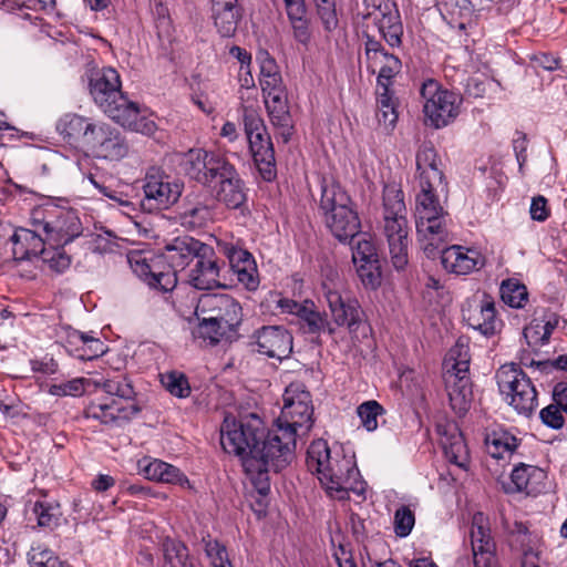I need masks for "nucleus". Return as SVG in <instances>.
<instances>
[{
    "label": "nucleus",
    "mask_w": 567,
    "mask_h": 567,
    "mask_svg": "<svg viewBox=\"0 0 567 567\" xmlns=\"http://www.w3.org/2000/svg\"><path fill=\"white\" fill-rule=\"evenodd\" d=\"M327 228L340 243H351L361 230V221L353 205L323 218Z\"/></svg>",
    "instance_id": "31"
},
{
    "label": "nucleus",
    "mask_w": 567,
    "mask_h": 567,
    "mask_svg": "<svg viewBox=\"0 0 567 567\" xmlns=\"http://www.w3.org/2000/svg\"><path fill=\"white\" fill-rule=\"evenodd\" d=\"M164 388L174 396L187 398L190 393V386L185 374L172 371L162 375Z\"/></svg>",
    "instance_id": "52"
},
{
    "label": "nucleus",
    "mask_w": 567,
    "mask_h": 567,
    "mask_svg": "<svg viewBox=\"0 0 567 567\" xmlns=\"http://www.w3.org/2000/svg\"><path fill=\"white\" fill-rule=\"evenodd\" d=\"M415 162L420 187H440L442 193H447L442 161L432 144L420 146Z\"/></svg>",
    "instance_id": "23"
},
{
    "label": "nucleus",
    "mask_w": 567,
    "mask_h": 567,
    "mask_svg": "<svg viewBox=\"0 0 567 567\" xmlns=\"http://www.w3.org/2000/svg\"><path fill=\"white\" fill-rule=\"evenodd\" d=\"M216 198L230 209L239 208L246 202L244 183L234 165L217 181Z\"/></svg>",
    "instance_id": "35"
},
{
    "label": "nucleus",
    "mask_w": 567,
    "mask_h": 567,
    "mask_svg": "<svg viewBox=\"0 0 567 567\" xmlns=\"http://www.w3.org/2000/svg\"><path fill=\"white\" fill-rule=\"evenodd\" d=\"M439 7L449 24L456 22V18H471L474 11L470 0H440Z\"/></svg>",
    "instance_id": "49"
},
{
    "label": "nucleus",
    "mask_w": 567,
    "mask_h": 567,
    "mask_svg": "<svg viewBox=\"0 0 567 567\" xmlns=\"http://www.w3.org/2000/svg\"><path fill=\"white\" fill-rule=\"evenodd\" d=\"M204 245L190 236H178L165 244L162 255L167 260V267H172L178 272L200 254Z\"/></svg>",
    "instance_id": "27"
},
{
    "label": "nucleus",
    "mask_w": 567,
    "mask_h": 567,
    "mask_svg": "<svg viewBox=\"0 0 567 567\" xmlns=\"http://www.w3.org/2000/svg\"><path fill=\"white\" fill-rule=\"evenodd\" d=\"M374 21L384 41L391 48H400L402 44L403 24L399 9L386 16L379 17Z\"/></svg>",
    "instance_id": "42"
},
{
    "label": "nucleus",
    "mask_w": 567,
    "mask_h": 567,
    "mask_svg": "<svg viewBox=\"0 0 567 567\" xmlns=\"http://www.w3.org/2000/svg\"><path fill=\"white\" fill-rule=\"evenodd\" d=\"M357 274L365 288L377 289L381 285L382 274L379 259L353 262Z\"/></svg>",
    "instance_id": "50"
},
{
    "label": "nucleus",
    "mask_w": 567,
    "mask_h": 567,
    "mask_svg": "<svg viewBox=\"0 0 567 567\" xmlns=\"http://www.w3.org/2000/svg\"><path fill=\"white\" fill-rule=\"evenodd\" d=\"M28 496L24 509L34 516L38 527L53 530L60 526L63 514L56 499L49 498L43 489L30 493Z\"/></svg>",
    "instance_id": "26"
},
{
    "label": "nucleus",
    "mask_w": 567,
    "mask_h": 567,
    "mask_svg": "<svg viewBox=\"0 0 567 567\" xmlns=\"http://www.w3.org/2000/svg\"><path fill=\"white\" fill-rule=\"evenodd\" d=\"M215 200L208 194H189L185 197L177 215L179 225L187 230L207 227L213 221Z\"/></svg>",
    "instance_id": "22"
},
{
    "label": "nucleus",
    "mask_w": 567,
    "mask_h": 567,
    "mask_svg": "<svg viewBox=\"0 0 567 567\" xmlns=\"http://www.w3.org/2000/svg\"><path fill=\"white\" fill-rule=\"evenodd\" d=\"M470 539L474 567H497L496 542L488 518L482 512L472 517Z\"/></svg>",
    "instance_id": "17"
},
{
    "label": "nucleus",
    "mask_w": 567,
    "mask_h": 567,
    "mask_svg": "<svg viewBox=\"0 0 567 567\" xmlns=\"http://www.w3.org/2000/svg\"><path fill=\"white\" fill-rule=\"evenodd\" d=\"M212 18L221 37H233L241 19L238 0H212Z\"/></svg>",
    "instance_id": "33"
},
{
    "label": "nucleus",
    "mask_w": 567,
    "mask_h": 567,
    "mask_svg": "<svg viewBox=\"0 0 567 567\" xmlns=\"http://www.w3.org/2000/svg\"><path fill=\"white\" fill-rule=\"evenodd\" d=\"M301 328L306 333L320 334L327 332L330 336L336 333L334 327L328 321L327 316L316 309L312 301L306 300V307L299 316Z\"/></svg>",
    "instance_id": "40"
},
{
    "label": "nucleus",
    "mask_w": 567,
    "mask_h": 567,
    "mask_svg": "<svg viewBox=\"0 0 567 567\" xmlns=\"http://www.w3.org/2000/svg\"><path fill=\"white\" fill-rule=\"evenodd\" d=\"M34 229L18 228L10 237L12 243V254L16 260H30L33 257L42 255L48 241L47 236L43 237L41 227L33 226Z\"/></svg>",
    "instance_id": "29"
},
{
    "label": "nucleus",
    "mask_w": 567,
    "mask_h": 567,
    "mask_svg": "<svg viewBox=\"0 0 567 567\" xmlns=\"http://www.w3.org/2000/svg\"><path fill=\"white\" fill-rule=\"evenodd\" d=\"M357 413L361 424L368 431H374L378 427V417L384 413V409L379 402L370 400L360 404Z\"/></svg>",
    "instance_id": "53"
},
{
    "label": "nucleus",
    "mask_w": 567,
    "mask_h": 567,
    "mask_svg": "<svg viewBox=\"0 0 567 567\" xmlns=\"http://www.w3.org/2000/svg\"><path fill=\"white\" fill-rule=\"evenodd\" d=\"M284 2L296 40L306 44L310 39V31L305 0H284Z\"/></svg>",
    "instance_id": "39"
},
{
    "label": "nucleus",
    "mask_w": 567,
    "mask_h": 567,
    "mask_svg": "<svg viewBox=\"0 0 567 567\" xmlns=\"http://www.w3.org/2000/svg\"><path fill=\"white\" fill-rule=\"evenodd\" d=\"M217 249L229 261L234 275L247 290L255 291L259 287L258 270L252 255L233 243L218 240Z\"/></svg>",
    "instance_id": "20"
},
{
    "label": "nucleus",
    "mask_w": 567,
    "mask_h": 567,
    "mask_svg": "<svg viewBox=\"0 0 567 567\" xmlns=\"http://www.w3.org/2000/svg\"><path fill=\"white\" fill-rule=\"evenodd\" d=\"M462 315L468 327L487 338L498 334L504 327L497 313L495 300L487 292H483L474 299L473 303L463 308Z\"/></svg>",
    "instance_id": "16"
},
{
    "label": "nucleus",
    "mask_w": 567,
    "mask_h": 567,
    "mask_svg": "<svg viewBox=\"0 0 567 567\" xmlns=\"http://www.w3.org/2000/svg\"><path fill=\"white\" fill-rule=\"evenodd\" d=\"M334 324L355 331L361 322V308L357 299L348 293L346 281L334 269H329L321 284Z\"/></svg>",
    "instance_id": "9"
},
{
    "label": "nucleus",
    "mask_w": 567,
    "mask_h": 567,
    "mask_svg": "<svg viewBox=\"0 0 567 567\" xmlns=\"http://www.w3.org/2000/svg\"><path fill=\"white\" fill-rule=\"evenodd\" d=\"M48 392L54 396H80L85 392L84 379L75 378L65 382L51 384Z\"/></svg>",
    "instance_id": "57"
},
{
    "label": "nucleus",
    "mask_w": 567,
    "mask_h": 567,
    "mask_svg": "<svg viewBox=\"0 0 567 567\" xmlns=\"http://www.w3.org/2000/svg\"><path fill=\"white\" fill-rule=\"evenodd\" d=\"M545 478V473L539 467L519 464L514 467L511 474L513 487L511 492H525L532 494L536 491V486Z\"/></svg>",
    "instance_id": "38"
},
{
    "label": "nucleus",
    "mask_w": 567,
    "mask_h": 567,
    "mask_svg": "<svg viewBox=\"0 0 567 567\" xmlns=\"http://www.w3.org/2000/svg\"><path fill=\"white\" fill-rule=\"evenodd\" d=\"M196 316H207L208 320L219 322L228 331L237 333L243 321L240 303L229 295H204L195 308Z\"/></svg>",
    "instance_id": "15"
},
{
    "label": "nucleus",
    "mask_w": 567,
    "mask_h": 567,
    "mask_svg": "<svg viewBox=\"0 0 567 567\" xmlns=\"http://www.w3.org/2000/svg\"><path fill=\"white\" fill-rule=\"evenodd\" d=\"M382 233L389 246L390 261L398 271L409 264V229L405 216H383Z\"/></svg>",
    "instance_id": "19"
},
{
    "label": "nucleus",
    "mask_w": 567,
    "mask_h": 567,
    "mask_svg": "<svg viewBox=\"0 0 567 567\" xmlns=\"http://www.w3.org/2000/svg\"><path fill=\"white\" fill-rule=\"evenodd\" d=\"M378 66H380L377 79L378 86L382 90L385 87L390 89L392 79L401 72L402 63L400 59L394 54L388 53L384 58H381L371 65H368L372 73H375Z\"/></svg>",
    "instance_id": "45"
},
{
    "label": "nucleus",
    "mask_w": 567,
    "mask_h": 567,
    "mask_svg": "<svg viewBox=\"0 0 567 567\" xmlns=\"http://www.w3.org/2000/svg\"><path fill=\"white\" fill-rule=\"evenodd\" d=\"M296 433L274 423L266 432L256 414L240 420L226 416L220 427V444L228 454L239 457L246 474L260 495L270 491L268 473L282 471L296 457Z\"/></svg>",
    "instance_id": "1"
},
{
    "label": "nucleus",
    "mask_w": 567,
    "mask_h": 567,
    "mask_svg": "<svg viewBox=\"0 0 567 567\" xmlns=\"http://www.w3.org/2000/svg\"><path fill=\"white\" fill-rule=\"evenodd\" d=\"M511 547L519 551L522 561L537 560L539 554L540 538L528 526L522 522H514L507 527Z\"/></svg>",
    "instance_id": "34"
},
{
    "label": "nucleus",
    "mask_w": 567,
    "mask_h": 567,
    "mask_svg": "<svg viewBox=\"0 0 567 567\" xmlns=\"http://www.w3.org/2000/svg\"><path fill=\"white\" fill-rule=\"evenodd\" d=\"M243 122L247 138L257 135L258 133H265L267 127L260 114L250 106H245L243 110Z\"/></svg>",
    "instance_id": "59"
},
{
    "label": "nucleus",
    "mask_w": 567,
    "mask_h": 567,
    "mask_svg": "<svg viewBox=\"0 0 567 567\" xmlns=\"http://www.w3.org/2000/svg\"><path fill=\"white\" fill-rule=\"evenodd\" d=\"M350 244L352 245L353 262L379 259L375 246L368 234L360 231Z\"/></svg>",
    "instance_id": "51"
},
{
    "label": "nucleus",
    "mask_w": 567,
    "mask_h": 567,
    "mask_svg": "<svg viewBox=\"0 0 567 567\" xmlns=\"http://www.w3.org/2000/svg\"><path fill=\"white\" fill-rule=\"evenodd\" d=\"M230 167L225 157L203 148H193L185 154V173L204 186L216 184Z\"/></svg>",
    "instance_id": "14"
},
{
    "label": "nucleus",
    "mask_w": 567,
    "mask_h": 567,
    "mask_svg": "<svg viewBox=\"0 0 567 567\" xmlns=\"http://www.w3.org/2000/svg\"><path fill=\"white\" fill-rule=\"evenodd\" d=\"M31 223L41 227L48 241L64 246L82 234V223L78 212L52 203L38 206L31 212Z\"/></svg>",
    "instance_id": "7"
},
{
    "label": "nucleus",
    "mask_w": 567,
    "mask_h": 567,
    "mask_svg": "<svg viewBox=\"0 0 567 567\" xmlns=\"http://www.w3.org/2000/svg\"><path fill=\"white\" fill-rule=\"evenodd\" d=\"M252 338L257 351L269 358L282 360L292 352V336L282 326H264L255 331Z\"/></svg>",
    "instance_id": "24"
},
{
    "label": "nucleus",
    "mask_w": 567,
    "mask_h": 567,
    "mask_svg": "<svg viewBox=\"0 0 567 567\" xmlns=\"http://www.w3.org/2000/svg\"><path fill=\"white\" fill-rule=\"evenodd\" d=\"M96 122L79 114H65L56 123V131L69 144L87 147Z\"/></svg>",
    "instance_id": "30"
},
{
    "label": "nucleus",
    "mask_w": 567,
    "mask_h": 567,
    "mask_svg": "<svg viewBox=\"0 0 567 567\" xmlns=\"http://www.w3.org/2000/svg\"><path fill=\"white\" fill-rule=\"evenodd\" d=\"M89 87L95 104L110 118L134 132H153L154 122L141 118L138 104L122 92V82L115 69L103 68L92 73Z\"/></svg>",
    "instance_id": "3"
},
{
    "label": "nucleus",
    "mask_w": 567,
    "mask_h": 567,
    "mask_svg": "<svg viewBox=\"0 0 567 567\" xmlns=\"http://www.w3.org/2000/svg\"><path fill=\"white\" fill-rule=\"evenodd\" d=\"M350 205H352L350 196L338 182L322 178L319 210L323 218Z\"/></svg>",
    "instance_id": "36"
},
{
    "label": "nucleus",
    "mask_w": 567,
    "mask_h": 567,
    "mask_svg": "<svg viewBox=\"0 0 567 567\" xmlns=\"http://www.w3.org/2000/svg\"><path fill=\"white\" fill-rule=\"evenodd\" d=\"M41 258L56 274L64 272L71 265V257L59 246L44 249Z\"/></svg>",
    "instance_id": "56"
},
{
    "label": "nucleus",
    "mask_w": 567,
    "mask_h": 567,
    "mask_svg": "<svg viewBox=\"0 0 567 567\" xmlns=\"http://www.w3.org/2000/svg\"><path fill=\"white\" fill-rule=\"evenodd\" d=\"M196 262L188 274V284L198 290H210L221 287L220 271L224 261H220L214 249L204 245Z\"/></svg>",
    "instance_id": "21"
},
{
    "label": "nucleus",
    "mask_w": 567,
    "mask_h": 567,
    "mask_svg": "<svg viewBox=\"0 0 567 567\" xmlns=\"http://www.w3.org/2000/svg\"><path fill=\"white\" fill-rule=\"evenodd\" d=\"M265 106L271 125L278 131L282 142L288 143L295 132L288 100H279L278 102H274Z\"/></svg>",
    "instance_id": "37"
},
{
    "label": "nucleus",
    "mask_w": 567,
    "mask_h": 567,
    "mask_svg": "<svg viewBox=\"0 0 567 567\" xmlns=\"http://www.w3.org/2000/svg\"><path fill=\"white\" fill-rule=\"evenodd\" d=\"M499 295L503 302L512 308H523L528 301L526 286L515 278H508L502 281Z\"/></svg>",
    "instance_id": "46"
},
{
    "label": "nucleus",
    "mask_w": 567,
    "mask_h": 567,
    "mask_svg": "<svg viewBox=\"0 0 567 567\" xmlns=\"http://www.w3.org/2000/svg\"><path fill=\"white\" fill-rule=\"evenodd\" d=\"M162 551L164 567H195L187 546L178 539L166 537L162 542Z\"/></svg>",
    "instance_id": "41"
},
{
    "label": "nucleus",
    "mask_w": 567,
    "mask_h": 567,
    "mask_svg": "<svg viewBox=\"0 0 567 567\" xmlns=\"http://www.w3.org/2000/svg\"><path fill=\"white\" fill-rule=\"evenodd\" d=\"M127 261L132 270L151 288L169 292L177 285V271L167 267V260L162 252L151 258L142 252H131Z\"/></svg>",
    "instance_id": "13"
},
{
    "label": "nucleus",
    "mask_w": 567,
    "mask_h": 567,
    "mask_svg": "<svg viewBox=\"0 0 567 567\" xmlns=\"http://www.w3.org/2000/svg\"><path fill=\"white\" fill-rule=\"evenodd\" d=\"M59 557L43 545H32L28 551V563L30 567H54Z\"/></svg>",
    "instance_id": "55"
},
{
    "label": "nucleus",
    "mask_w": 567,
    "mask_h": 567,
    "mask_svg": "<svg viewBox=\"0 0 567 567\" xmlns=\"http://www.w3.org/2000/svg\"><path fill=\"white\" fill-rule=\"evenodd\" d=\"M249 150L252 155L261 177L266 182H271L277 176L275 150L271 137L266 131L247 138Z\"/></svg>",
    "instance_id": "28"
},
{
    "label": "nucleus",
    "mask_w": 567,
    "mask_h": 567,
    "mask_svg": "<svg viewBox=\"0 0 567 567\" xmlns=\"http://www.w3.org/2000/svg\"><path fill=\"white\" fill-rule=\"evenodd\" d=\"M307 466L317 474L327 493L337 499H348L352 492L364 498L365 482L352 458L337 452L334 456L327 441H313L307 451Z\"/></svg>",
    "instance_id": "2"
},
{
    "label": "nucleus",
    "mask_w": 567,
    "mask_h": 567,
    "mask_svg": "<svg viewBox=\"0 0 567 567\" xmlns=\"http://www.w3.org/2000/svg\"><path fill=\"white\" fill-rule=\"evenodd\" d=\"M99 386L105 393L126 401L127 404L122 405L115 399L110 402L92 401L84 410L86 419L96 420L102 424H111L118 419L130 420L140 413V406L134 403V388L126 377L116 375L112 379H105L99 383Z\"/></svg>",
    "instance_id": "5"
},
{
    "label": "nucleus",
    "mask_w": 567,
    "mask_h": 567,
    "mask_svg": "<svg viewBox=\"0 0 567 567\" xmlns=\"http://www.w3.org/2000/svg\"><path fill=\"white\" fill-rule=\"evenodd\" d=\"M421 95L425 101L424 114L434 127L446 126L458 115L462 99L453 92L443 90L436 81L424 82Z\"/></svg>",
    "instance_id": "12"
},
{
    "label": "nucleus",
    "mask_w": 567,
    "mask_h": 567,
    "mask_svg": "<svg viewBox=\"0 0 567 567\" xmlns=\"http://www.w3.org/2000/svg\"><path fill=\"white\" fill-rule=\"evenodd\" d=\"M184 183L158 167H151L144 178L142 207L148 212L168 209L182 196Z\"/></svg>",
    "instance_id": "11"
},
{
    "label": "nucleus",
    "mask_w": 567,
    "mask_h": 567,
    "mask_svg": "<svg viewBox=\"0 0 567 567\" xmlns=\"http://www.w3.org/2000/svg\"><path fill=\"white\" fill-rule=\"evenodd\" d=\"M363 2L369 10L368 16L373 17L374 20L398 10L395 2L391 0H363Z\"/></svg>",
    "instance_id": "64"
},
{
    "label": "nucleus",
    "mask_w": 567,
    "mask_h": 567,
    "mask_svg": "<svg viewBox=\"0 0 567 567\" xmlns=\"http://www.w3.org/2000/svg\"><path fill=\"white\" fill-rule=\"evenodd\" d=\"M383 216H405L403 193L394 187H388L383 194Z\"/></svg>",
    "instance_id": "54"
},
{
    "label": "nucleus",
    "mask_w": 567,
    "mask_h": 567,
    "mask_svg": "<svg viewBox=\"0 0 567 567\" xmlns=\"http://www.w3.org/2000/svg\"><path fill=\"white\" fill-rule=\"evenodd\" d=\"M196 317L198 319V326L195 331L196 336L209 341L210 344L215 346L224 340L233 342L237 339V333L228 331L227 328L223 327L219 322L208 320L207 316Z\"/></svg>",
    "instance_id": "43"
},
{
    "label": "nucleus",
    "mask_w": 567,
    "mask_h": 567,
    "mask_svg": "<svg viewBox=\"0 0 567 567\" xmlns=\"http://www.w3.org/2000/svg\"><path fill=\"white\" fill-rule=\"evenodd\" d=\"M444 454L449 462L465 467L468 462V451L461 433L452 434L441 441Z\"/></svg>",
    "instance_id": "47"
},
{
    "label": "nucleus",
    "mask_w": 567,
    "mask_h": 567,
    "mask_svg": "<svg viewBox=\"0 0 567 567\" xmlns=\"http://www.w3.org/2000/svg\"><path fill=\"white\" fill-rule=\"evenodd\" d=\"M318 14L320 16L326 29L330 30L337 24L334 0H315Z\"/></svg>",
    "instance_id": "63"
},
{
    "label": "nucleus",
    "mask_w": 567,
    "mask_h": 567,
    "mask_svg": "<svg viewBox=\"0 0 567 567\" xmlns=\"http://www.w3.org/2000/svg\"><path fill=\"white\" fill-rule=\"evenodd\" d=\"M441 262L449 272L468 275L481 270L486 265V258L476 249L453 245L442 250Z\"/></svg>",
    "instance_id": "25"
},
{
    "label": "nucleus",
    "mask_w": 567,
    "mask_h": 567,
    "mask_svg": "<svg viewBox=\"0 0 567 567\" xmlns=\"http://www.w3.org/2000/svg\"><path fill=\"white\" fill-rule=\"evenodd\" d=\"M138 468L150 481L190 487L189 480L178 467L162 460L145 457L138 461Z\"/></svg>",
    "instance_id": "32"
},
{
    "label": "nucleus",
    "mask_w": 567,
    "mask_h": 567,
    "mask_svg": "<svg viewBox=\"0 0 567 567\" xmlns=\"http://www.w3.org/2000/svg\"><path fill=\"white\" fill-rule=\"evenodd\" d=\"M105 353V344L99 339L86 333L83 346L76 349V358L93 360Z\"/></svg>",
    "instance_id": "61"
},
{
    "label": "nucleus",
    "mask_w": 567,
    "mask_h": 567,
    "mask_svg": "<svg viewBox=\"0 0 567 567\" xmlns=\"http://www.w3.org/2000/svg\"><path fill=\"white\" fill-rule=\"evenodd\" d=\"M415 523L414 513L408 506H401L394 514V532L399 537H406Z\"/></svg>",
    "instance_id": "60"
},
{
    "label": "nucleus",
    "mask_w": 567,
    "mask_h": 567,
    "mask_svg": "<svg viewBox=\"0 0 567 567\" xmlns=\"http://www.w3.org/2000/svg\"><path fill=\"white\" fill-rule=\"evenodd\" d=\"M561 409L557 404H549L539 412L542 422L550 429L559 430L564 426L565 420Z\"/></svg>",
    "instance_id": "62"
},
{
    "label": "nucleus",
    "mask_w": 567,
    "mask_h": 567,
    "mask_svg": "<svg viewBox=\"0 0 567 567\" xmlns=\"http://www.w3.org/2000/svg\"><path fill=\"white\" fill-rule=\"evenodd\" d=\"M284 405L276 423L291 429L299 437L307 435L313 425L311 394L301 382L290 383L284 393Z\"/></svg>",
    "instance_id": "10"
},
{
    "label": "nucleus",
    "mask_w": 567,
    "mask_h": 567,
    "mask_svg": "<svg viewBox=\"0 0 567 567\" xmlns=\"http://www.w3.org/2000/svg\"><path fill=\"white\" fill-rule=\"evenodd\" d=\"M485 444L488 454L494 458H502L504 453H513L518 445L517 439L507 432L487 435Z\"/></svg>",
    "instance_id": "48"
},
{
    "label": "nucleus",
    "mask_w": 567,
    "mask_h": 567,
    "mask_svg": "<svg viewBox=\"0 0 567 567\" xmlns=\"http://www.w3.org/2000/svg\"><path fill=\"white\" fill-rule=\"evenodd\" d=\"M95 157L120 161L128 154V144L122 133L104 122H96L86 147Z\"/></svg>",
    "instance_id": "18"
},
{
    "label": "nucleus",
    "mask_w": 567,
    "mask_h": 567,
    "mask_svg": "<svg viewBox=\"0 0 567 567\" xmlns=\"http://www.w3.org/2000/svg\"><path fill=\"white\" fill-rule=\"evenodd\" d=\"M205 553L209 557L213 567H233L226 547L218 540H206Z\"/></svg>",
    "instance_id": "58"
},
{
    "label": "nucleus",
    "mask_w": 567,
    "mask_h": 567,
    "mask_svg": "<svg viewBox=\"0 0 567 567\" xmlns=\"http://www.w3.org/2000/svg\"><path fill=\"white\" fill-rule=\"evenodd\" d=\"M440 187H420L415 198V227L417 240L424 252L431 257L441 244L447 239V212L440 202Z\"/></svg>",
    "instance_id": "4"
},
{
    "label": "nucleus",
    "mask_w": 567,
    "mask_h": 567,
    "mask_svg": "<svg viewBox=\"0 0 567 567\" xmlns=\"http://www.w3.org/2000/svg\"><path fill=\"white\" fill-rule=\"evenodd\" d=\"M377 120L380 125L386 130H392L398 121L396 100L390 89L378 90L377 97Z\"/></svg>",
    "instance_id": "44"
},
{
    "label": "nucleus",
    "mask_w": 567,
    "mask_h": 567,
    "mask_svg": "<svg viewBox=\"0 0 567 567\" xmlns=\"http://www.w3.org/2000/svg\"><path fill=\"white\" fill-rule=\"evenodd\" d=\"M445 388L453 411L462 416L471 405L473 392L470 379V355L468 349L456 343L446 354L444 360Z\"/></svg>",
    "instance_id": "6"
},
{
    "label": "nucleus",
    "mask_w": 567,
    "mask_h": 567,
    "mask_svg": "<svg viewBox=\"0 0 567 567\" xmlns=\"http://www.w3.org/2000/svg\"><path fill=\"white\" fill-rule=\"evenodd\" d=\"M495 378L505 401L518 414L530 416L538 405L537 391L520 367L515 363L504 364L497 370Z\"/></svg>",
    "instance_id": "8"
}]
</instances>
